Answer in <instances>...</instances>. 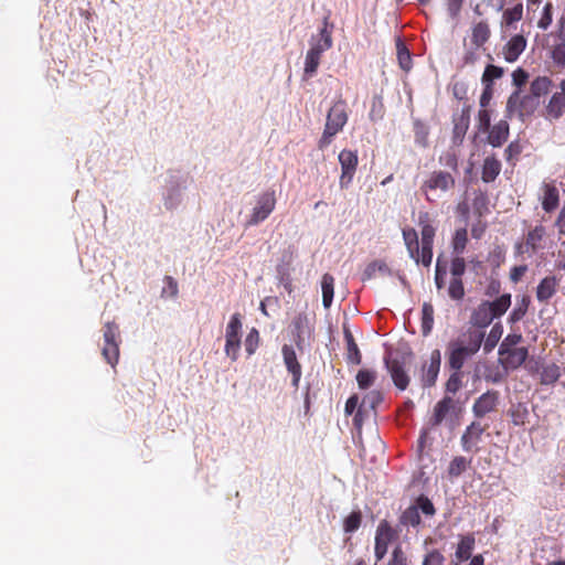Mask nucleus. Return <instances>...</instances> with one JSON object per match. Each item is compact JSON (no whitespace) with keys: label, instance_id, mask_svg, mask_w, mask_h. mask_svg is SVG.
<instances>
[{"label":"nucleus","instance_id":"nucleus-29","mask_svg":"<svg viewBox=\"0 0 565 565\" xmlns=\"http://www.w3.org/2000/svg\"><path fill=\"white\" fill-rule=\"evenodd\" d=\"M553 87V81L548 76H537L530 85L531 95L540 98L547 95Z\"/></svg>","mask_w":565,"mask_h":565},{"label":"nucleus","instance_id":"nucleus-63","mask_svg":"<svg viewBox=\"0 0 565 565\" xmlns=\"http://www.w3.org/2000/svg\"><path fill=\"white\" fill-rule=\"evenodd\" d=\"M407 556L401 545H396L392 552L391 559L387 565H407Z\"/></svg>","mask_w":565,"mask_h":565},{"label":"nucleus","instance_id":"nucleus-49","mask_svg":"<svg viewBox=\"0 0 565 565\" xmlns=\"http://www.w3.org/2000/svg\"><path fill=\"white\" fill-rule=\"evenodd\" d=\"M483 339L484 332H471L469 333L468 343L463 344V349L472 356L480 350Z\"/></svg>","mask_w":565,"mask_h":565},{"label":"nucleus","instance_id":"nucleus-41","mask_svg":"<svg viewBox=\"0 0 565 565\" xmlns=\"http://www.w3.org/2000/svg\"><path fill=\"white\" fill-rule=\"evenodd\" d=\"M511 306V295L502 294L497 297L494 300L490 301V309H492L495 318L501 317L507 312L509 307Z\"/></svg>","mask_w":565,"mask_h":565},{"label":"nucleus","instance_id":"nucleus-44","mask_svg":"<svg viewBox=\"0 0 565 565\" xmlns=\"http://www.w3.org/2000/svg\"><path fill=\"white\" fill-rule=\"evenodd\" d=\"M447 277V262L443 259V255H439L436 260L435 268V285L438 290L443 289L446 285Z\"/></svg>","mask_w":565,"mask_h":565},{"label":"nucleus","instance_id":"nucleus-12","mask_svg":"<svg viewBox=\"0 0 565 565\" xmlns=\"http://www.w3.org/2000/svg\"><path fill=\"white\" fill-rule=\"evenodd\" d=\"M275 204H276V199H275L274 192L263 193L259 196L257 204L253 210L249 223L257 224V223L264 221L265 218H267L268 215L275 209Z\"/></svg>","mask_w":565,"mask_h":565},{"label":"nucleus","instance_id":"nucleus-34","mask_svg":"<svg viewBox=\"0 0 565 565\" xmlns=\"http://www.w3.org/2000/svg\"><path fill=\"white\" fill-rule=\"evenodd\" d=\"M284 364L288 372L302 370L298 361L296 349L291 344H284L281 348Z\"/></svg>","mask_w":565,"mask_h":565},{"label":"nucleus","instance_id":"nucleus-52","mask_svg":"<svg viewBox=\"0 0 565 565\" xmlns=\"http://www.w3.org/2000/svg\"><path fill=\"white\" fill-rule=\"evenodd\" d=\"M413 507H416L417 511L418 512L420 511L426 516H433L436 513V509H435L431 500L424 494H420L415 500V503L413 504Z\"/></svg>","mask_w":565,"mask_h":565},{"label":"nucleus","instance_id":"nucleus-15","mask_svg":"<svg viewBox=\"0 0 565 565\" xmlns=\"http://www.w3.org/2000/svg\"><path fill=\"white\" fill-rule=\"evenodd\" d=\"M447 355L448 366L451 371H461L465 362L470 358L460 340H452L448 343Z\"/></svg>","mask_w":565,"mask_h":565},{"label":"nucleus","instance_id":"nucleus-54","mask_svg":"<svg viewBox=\"0 0 565 565\" xmlns=\"http://www.w3.org/2000/svg\"><path fill=\"white\" fill-rule=\"evenodd\" d=\"M445 562L444 554L437 548H431L425 553L422 565H445Z\"/></svg>","mask_w":565,"mask_h":565},{"label":"nucleus","instance_id":"nucleus-59","mask_svg":"<svg viewBox=\"0 0 565 565\" xmlns=\"http://www.w3.org/2000/svg\"><path fill=\"white\" fill-rule=\"evenodd\" d=\"M164 286L161 290V297L163 298H175L178 296V282L171 277H164Z\"/></svg>","mask_w":565,"mask_h":565},{"label":"nucleus","instance_id":"nucleus-35","mask_svg":"<svg viewBox=\"0 0 565 565\" xmlns=\"http://www.w3.org/2000/svg\"><path fill=\"white\" fill-rule=\"evenodd\" d=\"M399 525L417 527L422 523V518L416 507L409 505L398 518Z\"/></svg>","mask_w":565,"mask_h":565},{"label":"nucleus","instance_id":"nucleus-40","mask_svg":"<svg viewBox=\"0 0 565 565\" xmlns=\"http://www.w3.org/2000/svg\"><path fill=\"white\" fill-rule=\"evenodd\" d=\"M523 18V4L516 3L512 8H508L502 14V25L511 26Z\"/></svg>","mask_w":565,"mask_h":565},{"label":"nucleus","instance_id":"nucleus-51","mask_svg":"<svg viewBox=\"0 0 565 565\" xmlns=\"http://www.w3.org/2000/svg\"><path fill=\"white\" fill-rule=\"evenodd\" d=\"M503 76V68L489 64L486 66L484 72L482 74V84H490L493 87V81L499 79Z\"/></svg>","mask_w":565,"mask_h":565},{"label":"nucleus","instance_id":"nucleus-27","mask_svg":"<svg viewBox=\"0 0 565 565\" xmlns=\"http://www.w3.org/2000/svg\"><path fill=\"white\" fill-rule=\"evenodd\" d=\"M326 50L312 45L311 49L307 52L306 61H305V75L311 77L316 74L318 66L320 64L321 55Z\"/></svg>","mask_w":565,"mask_h":565},{"label":"nucleus","instance_id":"nucleus-25","mask_svg":"<svg viewBox=\"0 0 565 565\" xmlns=\"http://www.w3.org/2000/svg\"><path fill=\"white\" fill-rule=\"evenodd\" d=\"M557 279L554 276L543 278L536 287V298L541 302L548 301L556 292Z\"/></svg>","mask_w":565,"mask_h":565},{"label":"nucleus","instance_id":"nucleus-36","mask_svg":"<svg viewBox=\"0 0 565 565\" xmlns=\"http://www.w3.org/2000/svg\"><path fill=\"white\" fill-rule=\"evenodd\" d=\"M491 31L489 24L484 21H480L472 28L471 41L475 45H483L490 38Z\"/></svg>","mask_w":565,"mask_h":565},{"label":"nucleus","instance_id":"nucleus-33","mask_svg":"<svg viewBox=\"0 0 565 565\" xmlns=\"http://www.w3.org/2000/svg\"><path fill=\"white\" fill-rule=\"evenodd\" d=\"M472 459H468L463 456H457L455 457L447 469V473L449 479H456L460 477L471 465Z\"/></svg>","mask_w":565,"mask_h":565},{"label":"nucleus","instance_id":"nucleus-5","mask_svg":"<svg viewBox=\"0 0 565 565\" xmlns=\"http://www.w3.org/2000/svg\"><path fill=\"white\" fill-rule=\"evenodd\" d=\"M565 115V79H562L558 85V90H555L548 100L544 104L542 116L545 120L554 122L559 120Z\"/></svg>","mask_w":565,"mask_h":565},{"label":"nucleus","instance_id":"nucleus-13","mask_svg":"<svg viewBox=\"0 0 565 565\" xmlns=\"http://www.w3.org/2000/svg\"><path fill=\"white\" fill-rule=\"evenodd\" d=\"M294 262V253L291 250H286L282 253L281 258L276 267L277 279L279 284L288 291L291 292V271Z\"/></svg>","mask_w":565,"mask_h":565},{"label":"nucleus","instance_id":"nucleus-61","mask_svg":"<svg viewBox=\"0 0 565 565\" xmlns=\"http://www.w3.org/2000/svg\"><path fill=\"white\" fill-rule=\"evenodd\" d=\"M529 415L527 407L524 404H518L511 409V416L514 425H522Z\"/></svg>","mask_w":565,"mask_h":565},{"label":"nucleus","instance_id":"nucleus-56","mask_svg":"<svg viewBox=\"0 0 565 565\" xmlns=\"http://www.w3.org/2000/svg\"><path fill=\"white\" fill-rule=\"evenodd\" d=\"M258 344H259V332L256 328H252V330L246 335V339L244 342L245 351L248 356L253 355L256 352Z\"/></svg>","mask_w":565,"mask_h":565},{"label":"nucleus","instance_id":"nucleus-2","mask_svg":"<svg viewBox=\"0 0 565 565\" xmlns=\"http://www.w3.org/2000/svg\"><path fill=\"white\" fill-rule=\"evenodd\" d=\"M384 364L395 387L405 391L409 384L411 377L405 370L406 356L399 353H386L384 355Z\"/></svg>","mask_w":565,"mask_h":565},{"label":"nucleus","instance_id":"nucleus-18","mask_svg":"<svg viewBox=\"0 0 565 565\" xmlns=\"http://www.w3.org/2000/svg\"><path fill=\"white\" fill-rule=\"evenodd\" d=\"M527 41L522 34L513 35L503 46L502 54L507 62H515L524 52Z\"/></svg>","mask_w":565,"mask_h":565},{"label":"nucleus","instance_id":"nucleus-9","mask_svg":"<svg viewBox=\"0 0 565 565\" xmlns=\"http://www.w3.org/2000/svg\"><path fill=\"white\" fill-rule=\"evenodd\" d=\"M396 533L387 521H382L375 533L374 555L376 561H381L387 553L388 544L394 540Z\"/></svg>","mask_w":565,"mask_h":565},{"label":"nucleus","instance_id":"nucleus-19","mask_svg":"<svg viewBox=\"0 0 565 565\" xmlns=\"http://www.w3.org/2000/svg\"><path fill=\"white\" fill-rule=\"evenodd\" d=\"M527 356V348L521 347L508 351L504 355H500L499 362L505 371L516 370L526 361Z\"/></svg>","mask_w":565,"mask_h":565},{"label":"nucleus","instance_id":"nucleus-23","mask_svg":"<svg viewBox=\"0 0 565 565\" xmlns=\"http://www.w3.org/2000/svg\"><path fill=\"white\" fill-rule=\"evenodd\" d=\"M343 334L344 340L347 343L348 354H347V361L351 364H361L362 362V355L359 350L358 344L355 343V340L353 338L352 332L350 331L349 327L347 324H343Z\"/></svg>","mask_w":565,"mask_h":565},{"label":"nucleus","instance_id":"nucleus-46","mask_svg":"<svg viewBox=\"0 0 565 565\" xmlns=\"http://www.w3.org/2000/svg\"><path fill=\"white\" fill-rule=\"evenodd\" d=\"M362 523V513L360 510L352 511L343 521V531L348 534L359 530Z\"/></svg>","mask_w":565,"mask_h":565},{"label":"nucleus","instance_id":"nucleus-4","mask_svg":"<svg viewBox=\"0 0 565 565\" xmlns=\"http://www.w3.org/2000/svg\"><path fill=\"white\" fill-rule=\"evenodd\" d=\"M104 347L102 350L104 359L111 366L118 363L119 359V327L115 322H107L104 327Z\"/></svg>","mask_w":565,"mask_h":565},{"label":"nucleus","instance_id":"nucleus-60","mask_svg":"<svg viewBox=\"0 0 565 565\" xmlns=\"http://www.w3.org/2000/svg\"><path fill=\"white\" fill-rule=\"evenodd\" d=\"M553 62L561 67H565V42L557 43L551 51Z\"/></svg>","mask_w":565,"mask_h":565},{"label":"nucleus","instance_id":"nucleus-58","mask_svg":"<svg viewBox=\"0 0 565 565\" xmlns=\"http://www.w3.org/2000/svg\"><path fill=\"white\" fill-rule=\"evenodd\" d=\"M462 372L461 371H452L449 379L446 382V392L450 394H456L462 384Z\"/></svg>","mask_w":565,"mask_h":565},{"label":"nucleus","instance_id":"nucleus-32","mask_svg":"<svg viewBox=\"0 0 565 565\" xmlns=\"http://www.w3.org/2000/svg\"><path fill=\"white\" fill-rule=\"evenodd\" d=\"M376 273H380L381 275H387V276L392 275V271L385 262L373 260L366 265V267L361 276V280L362 281L371 280L376 276Z\"/></svg>","mask_w":565,"mask_h":565},{"label":"nucleus","instance_id":"nucleus-7","mask_svg":"<svg viewBox=\"0 0 565 565\" xmlns=\"http://www.w3.org/2000/svg\"><path fill=\"white\" fill-rule=\"evenodd\" d=\"M338 159L341 166V175L339 182L340 186L344 189L348 188L353 180L358 168L359 158L356 151L343 149L339 153Z\"/></svg>","mask_w":565,"mask_h":565},{"label":"nucleus","instance_id":"nucleus-17","mask_svg":"<svg viewBox=\"0 0 565 565\" xmlns=\"http://www.w3.org/2000/svg\"><path fill=\"white\" fill-rule=\"evenodd\" d=\"M452 142L454 145H460L467 134L470 125V107L462 108L460 114H457L452 118Z\"/></svg>","mask_w":565,"mask_h":565},{"label":"nucleus","instance_id":"nucleus-14","mask_svg":"<svg viewBox=\"0 0 565 565\" xmlns=\"http://www.w3.org/2000/svg\"><path fill=\"white\" fill-rule=\"evenodd\" d=\"M441 364V352L435 349L430 353L429 364L423 365L422 369V383L424 387H431L436 384Z\"/></svg>","mask_w":565,"mask_h":565},{"label":"nucleus","instance_id":"nucleus-38","mask_svg":"<svg viewBox=\"0 0 565 565\" xmlns=\"http://www.w3.org/2000/svg\"><path fill=\"white\" fill-rule=\"evenodd\" d=\"M434 327V307L430 302H424L422 307V333L427 337Z\"/></svg>","mask_w":565,"mask_h":565},{"label":"nucleus","instance_id":"nucleus-50","mask_svg":"<svg viewBox=\"0 0 565 565\" xmlns=\"http://www.w3.org/2000/svg\"><path fill=\"white\" fill-rule=\"evenodd\" d=\"M553 3L551 1L546 2L542 9L541 17L537 20V28L541 30H547L553 22Z\"/></svg>","mask_w":565,"mask_h":565},{"label":"nucleus","instance_id":"nucleus-62","mask_svg":"<svg viewBox=\"0 0 565 565\" xmlns=\"http://www.w3.org/2000/svg\"><path fill=\"white\" fill-rule=\"evenodd\" d=\"M491 115L487 108H481L478 113V129L479 131L486 132L491 127Z\"/></svg>","mask_w":565,"mask_h":565},{"label":"nucleus","instance_id":"nucleus-55","mask_svg":"<svg viewBox=\"0 0 565 565\" xmlns=\"http://www.w3.org/2000/svg\"><path fill=\"white\" fill-rule=\"evenodd\" d=\"M545 235V228L542 225L535 226L531 230L525 238L526 247H537V245L542 242Z\"/></svg>","mask_w":565,"mask_h":565},{"label":"nucleus","instance_id":"nucleus-1","mask_svg":"<svg viewBox=\"0 0 565 565\" xmlns=\"http://www.w3.org/2000/svg\"><path fill=\"white\" fill-rule=\"evenodd\" d=\"M348 118L345 100H337L328 111L324 129L318 142L319 149H324L332 142L333 137L347 125Z\"/></svg>","mask_w":565,"mask_h":565},{"label":"nucleus","instance_id":"nucleus-20","mask_svg":"<svg viewBox=\"0 0 565 565\" xmlns=\"http://www.w3.org/2000/svg\"><path fill=\"white\" fill-rule=\"evenodd\" d=\"M488 132V142L494 147L499 148L509 138L510 135V126L505 119L499 120L495 125L489 128Z\"/></svg>","mask_w":565,"mask_h":565},{"label":"nucleus","instance_id":"nucleus-6","mask_svg":"<svg viewBox=\"0 0 565 565\" xmlns=\"http://www.w3.org/2000/svg\"><path fill=\"white\" fill-rule=\"evenodd\" d=\"M455 186L454 177L446 171H434L429 178L422 185V191L425 193L428 201H434L430 193L436 190L446 192Z\"/></svg>","mask_w":565,"mask_h":565},{"label":"nucleus","instance_id":"nucleus-42","mask_svg":"<svg viewBox=\"0 0 565 565\" xmlns=\"http://www.w3.org/2000/svg\"><path fill=\"white\" fill-rule=\"evenodd\" d=\"M396 51L401 68L406 72L409 71L412 68V56L408 49L399 38L396 41Z\"/></svg>","mask_w":565,"mask_h":565},{"label":"nucleus","instance_id":"nucleus-28","mask_svg":"<svg viewBox=\"0 0 565 565\" xmlns=\"http://www.w3.org/2000/svg\"><path fill=\"white\" fill-rule=\"evenodd\" d=\"M475 543V537L471 534L461 536L455 552L456 558L460 562L470 559L472 557Z\"/></svg>","mask_w":565,"mask_h":565},{"label":"nucleus","instance_id":"nucleus-8","mask_svg":"<svg viewBox=\"0 0 565 565\" xmlns=\"http://www.w3.org/2000/svg\"><path fill=\"white\" fill-rule=\"evenodd\" d=\"M311 334V327L308 315L299 312L291 321V338L296 348L303 352L306 339Z\"/></svg>","mask_w":565,"mask_h":565},{"label":"nucleus","instance_id":"nucleus-11","mask_svg":"<svg viewBox=\"0 0 565 565\" xmlns=\"http://www.w3.org/2000/svg\"><path fill=\"white\" fill-rule=\"evenodd\" d=\"M499 392L487 391L481 394L473 403L472 413L476 418H482L487 414L493 412L499 403Z\"/></svg>","mask_w":565,"mask_h":565},{"label":"nucleus","instance_id":"nucleus-10","mask_svg":"<svg viewBox=\"0 0 565 565\" xmlns=\"http://www.w3.org/2000/svg\"><path fill=\"white\" fill-rule=\"evenodd\" d=\"M484 430L486 428L479 422H472L468 425L460 438L462 450L466 452H478L480 450L478 444L481 441Z\"/></svg>","mask_w":565,"mask_h":565},{"label":"nucleus","instance_id":"nucleus-21","mask_svg":"<svg viewBox=\"0 0 565 565\" xmlns=\"http://www.w3.org/2000/svg\"><path fill=\"white\" fill-rule=\"evenodd\" d=\"M494 319H495V316H494L492 309H490V301L484 300L473 310L471 318H470V322L475 327L486 328Z\"/></svg>","mask_w":565,"mask_h":565},{"label":"nucleus","instance_id":"nucleus-31","mask_svg":"<svg viewBox=\"0 0 565 565\" xmlns=\"http://www.w3.org/2000/svg\"><path fill=\"white\" fill-rule=\"evenodd\" d=\"M322 305L329 309L334 296V278L331 274L326 273L321 278Z\"/></svg>","mask_w":565,"mask_h":565},{"label":"nucleus","instance_id":"nucleus-43","mask_svg":"<svg viewBox=\"0 0 565 565\" xmlns=\"http://www.w3.org/2000/svg\"><path fill=\"white\" fill-rule=\"evenodd\" d=\"M530 305V298L527 296H523L521 300L516 303L513 310L510 312L508 321L513 324L520 321L526 313Z\"/></svg>","mask_w":565,"mask_h":565},{"label":"nucleus","instance_id":"nucleus-48","mask_svg":"<svg viewBox=\"0 0 565 565\" xmlns=\"http://www.w3.org/2000/svg\"><path fill=\"white\" fill-rule=\"evenodd\" d=\"M561 376L559 366L552 363L543 367L541 373V382L544 385L555 383Z\"/></svg>","mask_w":565,"mask_h":565},{"label":"nucleus","instance_id":"nucleus-22","mask_svg":"<svg viewBox=\"0 0 565 565\" xmlns=\"http://www.w3.org/2000/svg\"><path fill=\"white\" fill-rule=\"evenodd\" d=\"M543 198H542V207L545 212L551 213L554 211L559 204V194L556 185L551 183H543Z\"/></svg>","mask_w":565,"mask_h":565},{"label":"nucleus","instance_id":"nucleus-37","mask_svg":"<svg viewBox=\"0 0 565 565\" xmlns=\"http://www.w3.org/2000/svg\"><path fill=\"white\" fill-rule=\"evenodd\" d=\"M502 334L503 326L501 324V322L494 323L483 343V351L486 354L490 353L497 347Z\"/></svg>","mask_w":565,"mask_h":565},{"label":"nucleus","instance_id":"nucleus-57","mask_svg":"<svg viewBox=\"0 0 565 565\" xmlns=\"http://www.w3.org/2000/svg\"><path fill=\"white\" fill-rule=\"evenodd\" d=\"M448 295L452 300H461L465 297V287L461 278H451Z\"/></svg>","mask_w":565,"mask_h":565},{"label":"nucleus","instance_id":"nucleus-26","mask_svg":"<svg viewBox=\"0 0 565 565\" xmlns=\"http://www.w3.org/2000/svg\"><path fill=\"white\" fill-rule=\"evenodd\" d=\"M418 224H419V227H420L422 247H431L433 243H434V237H435L436 230L430 224V221H429V217H428L427 213L422 214L419 216V223Z\"/></svg>","mask_w":565,"mask_h":565},{"label":"nucleus","instance_id":"nucleus-45","mask_svg":"<svg viewBox=\"0 0 565 565\" xmlns=\"http://www.w3.org/2000/svg\"><path fill=\"white\" fill-rule=\"evenodd\" d=\"M355 380L361 390H367L375 382L376 372L374 370L362 369L358 372Z\"/></svg>","mask_w":565,"mask_h":565},{"label":"nucleus","instance_id":"nucleus-39","mask_svg":"<svg viewBox=\"0 0 565 565\" xmlns=\"http://www.w3.org/2000/svg\"><path fill=\"white\" fill-rule=\"evenodd\" d=\"M332 29L333 24H330L328 21V18H324L323 20V26L320 30V39L313 44L318 47H321L322 50L328 51L332 47Z\"/></svg>","mask_w":565,"mask_h":565},{"label":"nucleus","instance_id":"nucleus-64","mask_svg":"<svg viewBox=\"0 0 565 565\" xmlns=\"http://www.w3.org/2000/svg\"><path fill=\"white\" fill-rule=\"evenodd\" d=\"M466 270V262L462 257L456 256L450 266L452 278H461Z\"/></svg>","mask_w":565,"mask_h":565},{"label":"nucleus","instance_id":"nucleus-3","mask_svg":"<svg viewBox=\"0 0 565 565\" xmlns=\"http://www.w3.org/2000/svg\"><path fill=\"white\" fill-rule=\"evenodd\" d=\"M242 327L243 323L241 313H233L226 326L224 347L225 354L232 361H236L238 359V353L242 345Z\"/></svg>","mask_w":565,"mask_h":565},{"label":"nucleus","instance_id":"nucleus-53","mask_svg":"<svg viewBox=\"0 0 565 565\" xmlns=\"http://www.w3.org/2000/svg\"><path fill=\"white\" fill-rule=\"evenodd\" d=\"M521 341V333H509L499 345V355H504L508 351L514 350V347L519 344Z\"/></svg>","mask_w":565,"mask_h":565},{"label":"nucleus","instance_id":"nucleus-24","mask_svg":"<svg viewBox=\"0 0 565 565\" xmlns=\"http://www.w3.org/2000/svg\"><path fill=\"white\" fill-rule=\"evenodd\" d=\"M501 172V162L495 156H489L483 160L481 179L486 183L493 182Z\"/></svg>","mask_w":565,"mask_h":565},{"label":"nucleus","instance_id":"nucleus-47","mask_svg":"<svg viewBox=\"0 0 565 565\" xmlns=\"http://www.w3.org/2000/svg\"><path fill=\"white\" fill-rule=\"evenodd\" d=\"M409 258L416 264L429 267L433 260V249H407Z\"/></svg>","mask_w":565,"mask_h":565},{"label":"nucleus","instance_id":"nucleus-16","mask_svg":"<svg viewBox=\"0 0 565 565\" xmlns=\"http://www.w3.org/2000/svg\"><path fill=\"white\" fill-rule=\"evenodd\" d=\"M384 401L383 393L377 390H373L365 394L360 403L359 409L354 416L355 426L361 425L362 415L367 411H373L376 413V407Z\"/></svg>","mask_w":565,"mask_h":565},{"label":"nucleus","instance_id":"nucleus-30","mask_svg":"<svg viewBox=\"0 0 565 565\" xmlns=\"http://www.w3.org/2000/svg\"><path fill=\"white\" fill-rule=\"evenodd\" d=\"M452 406V398L450 396H445L440 399L434 407V414L430 418V424L433 426H438L443 423L446 415L449 413Z\"/></svg>","mask_w":565,"mask_h":565}]
</instances>
